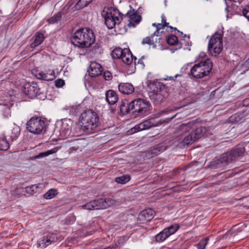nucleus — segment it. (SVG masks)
I'll use <instances>...</instances> for the list:
<instances>
[{"mask_svg":"<svg viewBox=\"0 0 249 249\" xmlns=\"http://www.w3.org/2000/svg\"><path fill=\"white\" fill-rule=\"evenodd\" d=\"M95 39L93 32L88 28L77 30L71 38V42L73 45L81 48L89 47L93 44Z\"/></svg>","mask_w":249,"mask_h":249,"instance_id":"obj_1","label":"nucleus"},{"mask_svg":"<svg viewBox=\"0 0 249 249\" xmlns=\"http://www.w3.org/2000/svg\"><path fill=\"white\" fill-rule=\"evenodd\" d=\"M243 152L244 149L242 148H233L222 154L219 158L214 159L211 162L210 166L213 169H223L228 164L234 161Z\"/></svg>","mask_w":249,"mask_h":249,"instance_id":"obj_2","label":"nucleus"},{"mask_svg":"<svg viewBox=\"0 0 249 249\" xmlns=\"http://www.w3.org/2000/svg\"><path fill=\"white\" fill-rule=\"evenodd\" d=\"M100 124L98 114L91 109H88L82 112L80 116L79 125L84 131L91 133Z\"/></svg>","mask_w":249,"mask_h":249,"instance_id":"obj_3","label":"nucleus"},{"mask_svg":"<svg viewBox=\"0 0 249 249\" xmlns=\"http://www.w3.org/2000/svg\"><path fill=\"white\" fill-rule=\"evenodd\" d=\"M196 121L193 120L186 124H181L178 128L176 132V137L182 146L192 144L196 142L194 139L192 132L189 133L190 130L195 128Z\"/></svg>","mask_w":249,"mask_h":249,"instance_id":"obj_4","label":"nucleus"},{"mask_svg":"<svg viewBox=\"0 0 249 249\" xmlns=\"http://www.w3.org/2000/svg\"><path fill=\"white\" fill-rule=\"evenodd\" d=\"M213 68V63L210 59H206L195 65L190 70V74L196 78H201L208 75Z\"/></svg>","mask_w":249,"mask_h":249,"instance_id":"obj_5","label":"nucleus"},{"mask_svg":"<svg viewBox=\"0 0 249 249\" xmlns=\"http://www.w3.org/2000/svg\"><path fill=\"white\" fill-rule=\"evenodd\" d=\"M26 128L30 132L40 134L46 131L47 124L45 119L40 117L31 118L26 124Z\"/></svg>","mask_w":249,"mask_h":249,"instance_id":"obj_6","label":"nucleus"},{"mask_svg":"<svg viewBox=\"0 0 249 249\" xmlns=\"http://www.w3.org/2000/svg\"><path fill=\"white\" fill-rule=\"evenodd\" d=\"M102 15L104 16L105 23L109 29L120 24L123 19L120 12L114 8L108 9L107 11H104Z\"/></svg>","mask_w":249,"mask_h":249,"instance_id":"obj_7","label":"nucleus"},{"mask_svg":"<svg viewBox=\"0 0 249 249\" xmlns=\"http://www.w3.org/2000/svg\"><path fill=\"white\" fill-rule=\"evenodd\" d=\"M223 49L222 35L216 32L211 37L208 50L213 56H217Z\"/></svg>","mask_w":249,"mask_h":249,"instance_id":"obj_8","label":"nucleus"},{"mask_svg":"<svg viewBox=\"0 0 249 249\" xmlns=\"http://www.w3.org/2000/svg\"><path fill=\"white\" fill-rule=\"evenodd\" d=\"M150 105L148 102L142 99L132 101L128 106L129 111L138 113L140 115H146L149 113Z\"/></svg>","mask_w":249,"mask_h":249,"instance_id":"obj_9","label":"nucleus"},{"mask_svg":"<svg viewBox=\"0 0 249 249\" xmlns=\"http://www.w3.org/2000/svg\"><path fill=\"white\" fill-rule=\"evenodd\" d=\"M164 120H157L156 117H151L149 119L143 121L142 122L136 125L130 130V133L131 134L138 132L140 131H142L150 129L152 127H156L161 125Z\"/></svg>","mask_w":249,"mask_h":249,"instance_id":"obj_10","label":"nucleus"},{"mask_svg":"<svg viewBox=\"0 0 249 249\" xmlns=\"http://www.w3.org/2000/svg\"><path fill=\"white\" fill-rule=\"evenodd\" d=\"M111 54L113 58L121 59L126 65L131 64L132 62V54L127 48L122 49L121 48H116L113 50Z\"/></svg>","mask_w":249,"mask_h":249,"instance_id":"obj_11","label":"nucleus"},{"mask_svg":"<svg viewBox=\"0 0 249 249\" xmlns=\"http://www.w3.org/2000/svg\"><path fill=\"white\" fill-rule=\"evenodd\" d=\"M23 92L30 98L37 97L42 93L40 88L36 83H27L24 85L23 87Z\"/></svg>","mask_w":249,"mask_h":249,"instance_id":"obj_12","label":"nucleus"},{"mask_svg":"<svg viewBox=\"0 0 249 249\" xmlns=\"http://www.w3.org/2000/svg\"><path fill=\"white\" fill-rule=\"evenodd\" d=\"M152 91L149 93V97L154 102L160 103L165 98V91L160 85H153Z\"/></svg>","mask_w":249,"mask_h":249,"instance_id":"obj_13","label":"nucleus"},{"mask_svg":"<svg viewBox=\"0 0 249 249\" xmlns=\"http://www.w3.org/2000/svg\"><path fill=\"white\" fill-rule=\"evenodd\" d=\"M57 240L56 235L54 233L49 232L44 235L42 239L38 241L39 247L45 248Z\"/></svg>","mask_w":249,"mask_h":249,"instance_id":"obj_14","label":"nucleus"},{"mask_svg":"<svg viewBox=\"0 0 249 249\" xmlns=\"http://www.w3.org/2000/svg\"><path fill=\"white\" fill-rule=\"evenodd\" d=\"M160 35H154V33L151 35L150 36H147L144 38L142 42V43L144 44H148L152 45L154 48H155L157 44L161 45L162 44V39L158 36H160Z\"/></svg>","mask_w":249,"mask_h":249,"instance_id":"obj_15","label":"nucleus"},{"mask_svg":"<svg viewBox=\"0 0 249 249\" xmlns=\"http://www.w3.org/2000/svg\"><path fill=\"white\" fill-rule=\"evenodd\" d=\"M88 71L90 76L92 77H97L102 74L103 68L99 63L92 62L90 63Z\"/></svg>","mask_w":249,"mask_h":249,"instance_id":"obj_16","label":"nucleus"},{"mask_svg":"<svg viewBox=\"0 0 249 249\" xmlns=\"http://www.w3.org/2000/svg\"><path fill=\"white\" fill-rule=\"evenodd\" d=\"M38 79L46 81H52L56 77L55 72L53 70H48L41 71L36 75Z\"/></svg>","mask_w":249,"mask_h":249,"instance_id":"obj_17","label":"nucleus"},{"mask_svg":"<svg viewBox=\"0 0 249 249\" xmlns=\"http://www.w3.org/2000/svg\"><path fill=\"white\" fill-rule=\"evenodd\" d=\"M99 209H105L116 204L115 199L112 198H101L98 199Z\"/></svg>","mask_w":249,"mask_h":249,"instance_id":"obj_18","label":"nucleus"},{"mask_svg":"<svg viewBox=\"0 0 249 249\" xmlns=\"http://www.w3.org/2000/svg\"><path fill=\"white\" fill-rule=\"evenodd\" d=\"M118 89L120 92L124 94H131L134 91V87L129 83H121L118 85Z\"/></svg>","mask_w":249,"mask_h":249,"instance_id":"obj_19","label":"nucleus"},{"mask_svg":"<svg viewBox=\"0 0 249 249\" xmlns=\"http://www.w3.org/2000/svg\"><path fill=\"white\" fill-rule=\"evenodd\" d=\"M128 18V26L129 27H135L141 20V17L136 13L129 12L127 13Z\"/></svg>","mask_w":249,"mask_h":249,"instance_id":"obj_20","label":"nucleus"},{"mask_svg":"<svg viewBox=\"0 0 249 249\" xmlns=\"http://www.w3.org/2000/svg\"><path fill=\"white\" fill-rule=\"evenodd\" d=\"M161 22L160 23H154L152 24V26L156 28V30L154 32V35H161L163 31L160 30L163 29L165 27L169 26V23L166 21V18L164 15H162L161 16Z\"/></svg>","mask_w":249,"mask_h":249,"instance_id":"obj_21","label":"nucleus"},{"mask_svg":"<svg viewBox=\"0 0 249 249\" xmlns=\"http://www.w3.org/2000/svg\"><path fill=\"white\" fill-rule=\"evenodd\" d=\"M155 215V212L152 209L143 210L139 215V218L146 221L151 220Z\"/></svg>","mask_w":249,"mask_h":249,"instance_id":"obj_22","label":"nucleus"},{"mask_svg":"<svg viewBox=\"0 0 249 249\" xmlns=\"http://www.w3.org/2000/svg\"><path fill=\"white\" fill-rule=\"evenodd\" d=\"M106 100L110 105H114L118 99L117 93L112 90H108L106 94Z\"/></svg>","mask_w":249,"mask_h":249,"instance_id":"obj_23","label":"nucleus"},{"mask_svg":"<svg viewBox=\"0 0 249 249\" xmlns=\"http://www.w3.org/2000/svg\"><path fill=\"white\" fill-rule=\"evenodd\" d=\"M45 187L43 184L38 183L37 184L32 185L24 188L25 192L29 194L33 195L37 192L39 189H42Z\"/></svg>","mask_w":249,"mask_h":249,"instance_id":"obj_24","label":"nucleus"},{"mask_svg":"<svg viewBox=\"0 0 249 249\" xmlns=\"http://www.w3.org/2000/svg\"><path fill=\"white\" fill-rule=\"evenodd\" d=\"M72 122L70 119H64L62 120L60 132L65 135L70 132L71 129Z\"/></svg>","mask_w":249,"mask_h":249,"instance_id":"obj_25","label":"nucleus"},{"mask_svg":"<svg viewBox=\"0 0 249 249\" xmlns=\"http://www.w3.org/2000/svg\"><path fill=\"white\" fill-rule=\"evenodd\" d=\"M24 188L22 187H17L10 191V194L12 197L18 198L24 194Z\"/></svg>","mask_w":249,"mask_h":249,"instance_id":"obj_26","label":"nucleus"},{"mask_svg":"<svg viewBox=\"0 0 249 249\" xmlns=\"http://www.w3.org/2000/svg\"><path fill=\"white\" fill-rule=\"evenodd\" d=\"M20 134V128L17 125H14L8 135L9 141L11 142L16 140Z\"/></svg>","mask_w":249,"mask_h":249,"instance_id":"obj_27","label":"nucleus"},{"mask_svg":"<svg viewBox=\"0 0 249 249\" xmlns=\"http://www.w3.org/2000/svg\"><path fill=\"white\" fill-rule=\"evenodd\" d=\"M98 199L90 201L86 204L83 205L81 207L83 209L88 210H99Z\"/></svg>","mask_w":249,"mask_h":249,"instance_id":"obj_28","label":"nucleus"},{"mask_svg":"<svg viewBox=\"0 0 249 249\" xmlns=\"http://www.w3.org/2000/svg\"><path fill=\"white\" fill-rule=\"evenodd\" d=\"M34 41L31 44L32 48H35L41 44L44 40V35L40 33H37L35 35Z\"/></svg>","mask_w":249,"mask_h":249,"instance_id":"obj_29","label":"nucleus"},{"mask_svg":"<svg viewBox=\"0 0 249 249\" xmlns=\"http://www.w3.org/2000/svg\"><path fill=\"white\" fill-rule=\"evenodd\" d=\"M205 132V128L203 127H199L196 128V129L192 132V135L194 137V139L197 141L201 138Z\"/></svg>","mask_w":249,"mask_h":249,"instance_id":"obj_30","label":"nucleus"},{"mask_svg":"<svg viewBox=\"0 0 249 249\" xmlns=\"http://www.w3.org/2000/svg\"><path fill=\"white\" fill-rule=\"evenodd\" d=\"M9 147V141L4 135H0V150H7Z\"/></svg>","mask_w":249,"mask_h":249,"instance_id":"obj_31","label":"nucleus"},{"mask_svg":"<svg viewBox=\"0 0 249 249\" xmlns=\"http://www.w3.org/2000/svg\"><path fill=\"white\" fill-rule=\"evenodd\" d=\"M179 227L180 226L178 224H174L165 228L164 230L168 237H169L170 235L174 234L179 229Z\"/></svg>","mask_w":249,"mask_h":249,"instance_id":"obj_32","label":"nucleus"},{"mask_svg":"<svg viewBox=\"0 0 249 249\" xmlns=\"http://www.w3.org/2000/svg\"><path fill=\"white\" fill-rule=\"evenodd\" d=\"M57 194L58 192L57 190L51 189L43 195V197L46 199H51L55 197Z\"/></svg>","mask_w":249,"mask_h":249,"instance_id":"obj_33","label":"nucleus"},{"mask_svg":"<svg viewBox=\"0 0 249 249\" xmlns=\"http://www.w3.org/2000/svg\"><path fill=\"white\" fill-rule=\"evenodd\" d=\"M168 237V236L164 229L155 236V240L158 242H163Z\"/></svg>","mask_w":249,"mask_h":249,"instance_id":"obj_34","label":"nucleus"},{"mask_svg":"<svg viewBox=\"0 0 249 249\" xmlns=\"http://www.w3.org/2000/svg\"><path fill=\"white\" fill-rule=\"evenodd\" d=\"M130 179V177L128 175H124L121 177H117L115 178V181L116 182L122 184H124L128 182Z\"/></svg>","mask_w":249,"mask_h":249,"instance_id":"obj_35","label":"nucleus"},{"mask_svg":"<svg viewBox=\"0 0 249 249\" xmlns=\"http://www.w3.org/2000/svg\"><path fill=\"white\" fill-rule=\"evenodd\" d=\"M92 0H79L76 4V9L79 10L87 6Z\"/></svg>","mask_w":249,"mask_h":249,"instance_id":"obj_36","label":"nucleus"},{"mask_svg":"<svg viewBox=\"0 0 249 249\" xmlns=\"http://www.w3.org/2000/svg\"><path fill=\"white\" fill-rule=\"evenodd\" d=\"M166 149V147L163 145H158L151 150V154L154 155H158L160 153L163 152Z\"/></svg>","mask_w":249,"mask_h":249,"instance_id":"obj_37","label":"nucleus"},{"mask_svg":"<svg viewBox=\"0 0 249 249\" xmlns=\"http://www.w3.org/2000/svg\"><path fill=\"white\" fill-rule=\"evenodd\" d=\"M178 39L177 37L174 35H171L167 37L166 42L169 45H175L178 43Z\"/></svg>","mask_w":249,"mask_h":249,"instance_id":"obj_38","label":"nucleus"},{"mask_svg":"<svg viewBox=\"0 0 249 249\" xmlns=\"http://www.w3.org/2000/svg\"><path fill=\"white\" fill-rule=\"evenodd\" d=\"M61 18V14L58 13L57 14L53 15L51 18L48 19V21L50 24H53L57 22L58 21L60 20Z\"/></svg>","mask_w":249,"mask_h":249,"instance_id":"obj_39","label":"nucleus"},{"mask_svg":"<svg viewBox=\"0 0 249 249\" xmlns=\"http://www.w3.org/2000/svg\"><path fill=\"white\" fill-rule=\"evenodd\" d=\"M59 149V148L58 147H55L53 149L48 150L45 152L41 153L39 154V157H42L44 156H48L51 154H54L56 153L58 150Z\"/></svg>","mask_w":249,"mask_h":249,"instance_id":"obj_40","label":"nucleus"},{"mask_svg":"<svg viewBox=\"0 0 249 249\" xmlns=\"http://www.w3.org/2000/svg\"><path fill=\"white\" fill-rule=\"evenodd\" d=\"M208 240L209 239L208 238H206L201 240L197 245V248L199 249H204L205 248L207 244Z\"/></svg>","mask_w":249,"mask_h":249,"instance_id":"obj_41","label":"nucleus"},{"mask_svg":"<svg viewBox=\"0 0 249 249\" xmlns=\"http://www.w3.org/2000/svg\"><path fill=\"white\" fill-rule=\"evenodd\" d=\"M242 13L249 21V6H246L242 10Z\"/></svg>","mask_w":249,"mask_h":249,"instance_id":"obj_42","label":"nucleus"},{"mask_svg":"<svg viewBox=\"0 0 249 249\" xmlns=\"http://www.w3.org/2000/svg\"><path fill=\"white\" fill-rule=\"evenodd\" d=\"M65 84L64 80L61 79H58L55 81V86L57 88H61Z\"/></svg>","mask_w":249,"mask_h":249,"instance_id":"obj_43","label":"nucleus"},{"mask_svg":"<svg viewBox=\"0 0 249 249\" xmlns=\"http://www.w3.org/2000/svg\"><path fill=\"white\" fill-rule=\"evenodd\" d=\"M103 77L106 80H110L112 78L111 73L108 71H106L104 72Z\"/></svg>","mask_w":249,"mask_h":249,"instance_id":"obj_44","label":"nucleus"},{"mask_svg":"<svg viewBox=\"0 0 249 249\" xmlns=\"http://www.w3.org/2000/svg\"><path fill=\"white\" fill-rule=\"evenodd\" d=\"M3 116L4 118H8L10 116V108H6L3 112Z\"/></svg>","mask_w":249,"mask_h":249,"instance_id":"obj_45","label":"nucleus"},{"mask_svg":"<svg viewBox=\"0 0 249 249\" xmlns=\"http://www.w3.org/2000/svg\"><path fill=\"white\" fill-rule=\"evenodd\" d=\"M120 111L122 113H124L126 111V110H128V111H129L128 108L127 109L126 108L125 104L124 103H122V104L120 105Z\"/></svg>","mask_w":249,"mask_h":249,"instance_id":"obj_46","label":"nucleus"},{"mask_svg":"<svg viewBox=\"0 0 249 249\" xmlns=\"http://www.w3.org/2000/svg\"><path fill=\"white\" fill-rule=\"evenodd\" d=\"M176 110V109H165V110H162L160 112V114H164V113H167L169 112H171V111H173L174 110Z\"/></svg>","mask_w":249,"mask_h":249,"instance_id":"obj_47","label":"nucleus"},{"mask_svg":"<svg viewBox=\"0 0 249 249\" xmlns=\"http://www.w3.org/2000/svg\"><path fill=\"white\" fill-rule=\"evenodd\" d=\"M168 27L170 28V29H174V30L175 31H177L178 33H180L181 35L183 34V33L181 32H180L179 31H178L176 28L175 27H173L171 26H169Z\"/></svg>","mask_w":249,"mask_h":249,"instance_id":"obj_48","label":"nucleus"},{"mask_svg":"<svg viewBox=\"0 0 249 249\" xmlns=\"http://www.w3.org/2000/svg\"><path fill=\"white\" fill-rule=\"evenodd\" d=\"M178 115V113H177L176 114H175L174 116H173V117H172L171 118H169V119H167V122L170 121L171 120H172V119H173L174 117H175L177 115Z\"/></svg>","mask_w":249,"mask_h":249,"instance_id":"obj_49","label":"nucleus"},{"mask_svg":"<svg viewBox=\"0 0 249 249\" xmlns=\"http://www.w3.org/2000/svg\"><path fill=\"white\" fill-rule=\"evenodd\" d=\"M138 63H140V64H142V65H144L143 63L142 62V58L139 59Z\"/></svg>","mask_w":249,"mask_h":249,"instance_id":"obj_50","label":"nucleus"},{"mask_svg":"<svg viewBox=\"0 0 249 249\" xmlns=\"http://www.w3.org/2000/svg\"><path fill=\"white\" fill-rule=\"evenodd\" d=\"M199 56L201 57H203V56H205V54L203 53L202 54H200Z\"/></svg>","mask_w":249,"mask_h":249,"instance_id":"obj_51","label":"nucleus"},{"mask_svg":"<svg viewBox=\"0 0 249 249\" xmlns=\"http://www.w3.org/2000/svg\"><path fill=\"white\" fill-rule=\"evenodd\" d=\"M233 117H234V118H235V121L237 122V121H239L238 120L236 119V115H234V116H233Z\"/></svg>","mask_w":249,"mask_h":249,"instance_id":"obj_52","label":"nucleus"},{"mask_svg":"<svg viewBox=\"0 0 249 249\" xmlns=\"http://www.w3.org/2000/svg\"><path fill=\"white\" fill-rule=\"evenodd\" d=\"M178 75H179L178 74H176V75H175V78H176V77H177Z\"/></svg>","mask_w":249,"mask_h":249,"instance_id":"obj_53","label":"nucleus"},{"mask_svg":"<svg viewBox=\"0 0 249 249\" xmlns=\"http://www.w3.org/2000/svg\"><path fill=\"white\" fill-rule=\"evenodd\" d=\"M247 62L249 63V58L247 59Z\"/></svg>","mask_w":249,"mask_h":249,"instance_id":"obj_54","label":"nucleus"},{"mask_svg":"<svg viewBox=\"0 0 249 249\" xmlns=\"http://www.w3.org/2000/svg\"><path fill=\"white\" fill-rule=\"evenodd\" d=\"M187 36L186 35H184V36H183L184 37Z\"/></svg>","mask_w":249,"mask_h":249,"instance_id":"obj_55","label":"nucleus"}]
</instances>
